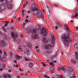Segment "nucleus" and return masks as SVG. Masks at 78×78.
Listing matches in <instances>:
<instances>
[{
  "mask_svg": "<svg viewBox=\"0 0 78 78\" xmlns=\"http://www.w3.org/2000/svg\"><path fill=\"white\" fill-rule=\"evenodd\" d=\"M19 69L20 70V71H22V69H20V68H19Z\"/></svg>",
  "mask_w": 78,
  "mask_h": 78,
  "instance_id": "42",
  "label": "nucleus"
},
{
  "mask_svg": "<svg viewBox=\"0 0 78 78\" xmlns=\"http://www.w3.org/2000/svg\"><path fill=\"white\" fill-rule=\"evenodd\" d=\"M15 58L17 59H19L20 58V57L18 55V54H14Z\"/></svg>",
  "mask_w": 78,
  "mask_h": 78,
  "instance_id": "11",
  "label": "nucleus"
},
{
  "mask_svg": "<svg viewBox=\"0 0 78 78\" xmlns=\"http://www.w3.org/2000/svg\"><path fill=\"white\" fill-rule=\"evenodd\" d=\"M11 23H12V22H13V21H11Z\"/></svg>",
  "mask_w": 78,
  "mask_h": 78,
  "instance_id": "52",
  "label": "nucleus"
},
{
  "mask_svg": "<svg viewBox=\"0 0 78 78\" xmlns=\"http://www.w3.org/2000/svg\"><path fill=\"white\" fill-rule=\"evenodd\" d=\"M75 58L76 59H78V52L76 51L75 52Z\"/></svg>",
  "mask_w": 78,
  "mask_h": 78,
  "instance_id": "13",
  "label": "nucleus"
},
{
  "mask_svg": "<svg viewBox=\"0 0 78 78\" xmlns=\"http://www.w3.org/2000/svg\"><path fill=\"white\" fill-rule=\"evenodd\" d=\"M78 8L76 7V9H75V10H78Z\"/></svg>",
  "mask_w": 78,
  "mask_h": 78,
  "instance_id": "44",
  "label": "nucleus"
},
{
  "mask_svg": "<svg viewBox=\"0 0 78 78\" xmlns=\"http://www.w3.org/2000/svg\"><path fill=\"white\" fill-rule=\"evenodd\" d=\"M8 22H5V24L4 25V26H3V28L4 29V30H5V26H7V25H8Z\"/></svg>",
  "mask_w": 78,
  "mask_h": 78,
  "instance_id": "17",
  "label": "nucleus"
},
{
  "mask_svg": "<svg viewBox=\"0 0 78 78\" xmlns=\"http://www.w3.org/2000/svg\"><path fill=\"white\" fill-rule=\"evenodd\" d=\"M40 72H41V70L40 71Z\"/></svg>",
  "mask_w": 78,
  "mask_h": 78,
  "instance_id": "63",
  "label": "nucleus"
},
{
  "mask_svg": "<svg viewBox=\"0 0 78 78\" xmlns=\"http://www.w3.org/2000/svg\"><path fill=\"white\" fill-rule=\"evenodd\" d=\"M35 48L36 49L37 51V50H38V46H36Z\"/></svg>",
  "mask_w": 78,
  "mask_h": 78,
  "instance_id": "29",
  "label": "nucleus"
},
{
  "mask_svg": "<svg viewBox=\"0 0 78 78\" xmlns=\"http://www.w3.org/2000/svg\"><path fill=\"white\" fill-rule=\"evenodd\" d=\"M15 67H18V65H16L15 66Z\"/></svg>",
  "mask_w": 78,
  "mask_h": 78,
  "instance_id": "43",
  "label": "nucleus"
},
{
  "mask_svg": "<svg viewBox=\"0 0 78 78\" xmlns=\"http://www.w3.org/2000/svg\"><path fill=\"white\" fill-rule=\"evenodd\" d=\"M48 12L49 13H50V11L49 10H48Z\"/></svg>",
  "mask_w": 78,
  "mask_h": 78,
  "instance_id": "51",
  "label": "nucleus"
},
{
  "mask_svg": "<svg viewBox=\"0 0 78 78\" xmlns=\"http://www.w3.org/2000/svg\"><path fill=\"white\" fill-rule=\"evenodd\" d=\"M12 56V54H11V55H10V56Z\"/></svg>",
  "mask_w": 78,
  "mask_h": 78,
  "instance_id": "57",
  "label": "nucleus"
},
{
  "mask_svg": "<svg viewBox=\"0 0 78 78\" xmlns=\"http://www.w3.org/2000/svg\"><path fill=\"white\" fill-rule=\"evenodd\" d=\"M76 70H78V67H76V68H75Z\"/></svg>",
  "mask_w": 78,
  "mask_h": 78,
  "instance_id": "34",
  "label": "nucleus"
},
{
  "mask_svg": "<svg viewBox=\"0 0 78 78\" xmlns=\"http://www.w3.org/2000/svg\"><path fill=\"white\" fill-rule=\"evenodd\" d=\"M78 16V14H77V13H76L74 16H72V17H73V18L74 19H75V17H77V16Z\"/></svg>",
  "mask_w": 78,
  "mask_h": 78,
  "instance_id": "21",
  "label": "nucleus"
},
{
  "mask_svg": "<svg viewBox=\"0 0 78 78\" xmlns=\"http://www.w3.org/2000/svg\"><path fill=\"white\" fill-rule=\"evenodd\" d=\"M31 0V1H32V0Z\"/></svg>",
  "mask_w": 78,
  "mask_h": 78,
  "instance_id": "62",
  "label": "nucleus"
},
{
  "mask_svg": "<svg viewBox=\"0 0 78 78\" xmlns=\"http://www.w3.org/2000/svg\"><path fill=\"white\" fill-rule=\"evenodd\" d=\"M27 22H30V21H29L28 20H25V22L26 23H27Z\"/></svg>",
  "mask_w": 78,
  "mask_h": 78,
  "instance_id": "32",
  "label": "nucleus"
},
{
  "mask_svg": "<svg viewBox=\"0 0 78 78\" xmlns=\"http://www.w3.org/2000/svg\"><path fill=\"white\" fill-rule=\"evenodd\" d=\"M52 36H53V34H52Z\"/></svg>",
  "mask_w": 78,
  "mask_h": 78,
  "instance_id": "59",
  "label": "nucleus"
},
{
  "mask_svg": "<svg viewBox=\"0 0 78 78\" xmlns=\"http://www.w3.org/2000/svg\"><path fill=\"white\" fill-rule=\"evenodd\" d=\"M56 56V55H55L51 56L50 58V59H51H51H54V58H55V57Z\"/></svg>",
  "mask_w": 78,
  "mask_h": 78,
  "instance_id": "20",
  "label": "nucleus"
},
{
  "mask_svg": "<svg viewBox=\"0 0 78 78\" xmlns=\"http://www.w3.org/2000/svg\"><path fill=\"white\" fill-rule=\"evenodd\" d=\"M76 29H77V30H78V27H76Z\"/></svg>",
  "mask_w": 78,
  "mask_h": 78,
  "instance_id": "53",
  "label": "nucleus"
},
{
  "mask_svg": "<svg viewBox=\"0 0 78 78\" xmlns=\"http://www.w3.org/2000/svg\"><path fill=\"white\" fill-rule=\"evenodd\" d=\"M70 61L73 63V64H75L76 62L75 60H74V59L70 60Z\"/></svg>",
  "mask_w": 78,
  "mask_h": 78,
  "instance_id": "18",
  "label": "nucleus"
},
{
  "mask_svg": "<svg viewBox=\"0 0 78 78\" xmlns=\"http://www.w3.org/2000/svg\"><path fill=\"white\" fill-rule=\"evenodd\" d=\"M26 12V10H23L22 12V14L23 16H24V14Z\"/></svg>",
  "mask_w": 78,
  "mask_h": 78,
  "instance_id": "23",
  "label": "nucleus"
},
{
  "mask_svg": "<svg viewBox=\"0 0 78 78\" xmlns=\"http://www.w3.org/2000/svg\"><path fill=\"white\" fill-rule=\"evenodd\" d=\"M0 53H2V51L0 50V60H2L4 61H6L7 60L6 59V53L5 52H4V55L2 58V57H1V54Z\"/></svg>",
  "mask_w": 78,
  "mask_h": 78,
  "instance_id": "6",
  "label": "nucleus"
},
{
  "mask_svg": "<svg viewBox=\"0 0 78 78\" xmlns=\"http://www.w3.org/2000/svg\"><path fill=\"white\" fill-rule=\"evenodd\" d=\"M44 77H46V78H50L49 76L48 75H45L44 76Z\"/></svg>",
  "mask_w": 78,
  "mask_h": 78,
  "instance_id": "25",
  "label": "nucleus"
},
{
  "mask_svg": "<svg viewBox=\"0 0 78 78\" xmlns=\"http://www.w3.org/2000/svg\"><path fill=\"white\" fill-rule=\"evenodd\" d=\"M0 1L1 2H4V0H1Z\"/></svg>",
  "mask_w": 78,
  "mask_h": 78,
  "instance_id": "37",
  "label": "nucleus"
},
{
  "mask_svg": "<svg viewBox=\"0 0 78 78\" xmlns=\"http://www.w3.org/2000/svg\"><path fill=\"white\" fill-rule=\"evenodd\" d=\"M52 78H54V77H52Z\"/></svg>",
  "mask_w": 78,
  "mask_h": 78,
  "instance_id": "61",
  "label": "nucleus"
},
{
  "mask_svg": "<svg viewBox=\"0 0 78 78\" xmlns=\"http://www.w3.org/2000/svg\"><path fill=\"white\" fill-rule=\"evenodd\" d=\"M48 70H50L51 71V70H52V69H51V68L50 67H48Z\"/></svg>",
  "mask_w": 78,
  "mask_h": 78,
  "instance_id": "28",
  "label": "nucleus"
},
{
  "mask_svg": "<svg viewBox=\"0 0 78 78\" xmlns=\"http://www.w3.org/2000/svg\"><path fill=\"white\" fill-rule=\"evenodd\" d=\"M43 12L44 13V14H45V10L43 9Z\"/></svg>",
  "mask_w": 78,
  "mask_h": 78,
  "instance_id": "33",
  "label": "nucleus"
},
{
  "mask_svg": "<svg viewBox=\"0 0 78 78\" xmlns=\"http://www.w3.org/2000/svg\"><path fill=\"white\" fill-rule=\"evenodd\" d=\"M55 28L56 30H58V27L57 26H55Z\"/></svg>",
  "mask_w": 78,
  "mask_h": 78,
  "instance_id": "31",
  "label": "nucleus"
},
{
  "mask_svg": "<svg viewBox=\"0 0 78 78\" xmlns=\"http://www.w3.org/2000/svg\"><path fill=\"white\" fill-rule=\"evenodd\" d=\"M65 27L66 28V30H67L68 31H69V29L68 28V26H67V25H65Z\"/></svg>",
  "mask_w": 78,
  "mask_h": 78,
  "instance_id": "22",
  "label": "nucleus"
},
{
  "mask_svg": "<svg viewBox=\"0 0 78 78\" xmlns=\"http://www.w3.org/2000/svg\"><path fill=\"white\" fill-rule=\"evenodd\" d=\"M40 33L42 35L43 37H45L47 34V32L45 30H41Z\"/></svg>",
  "mask_w": 78,
  "mask_h": 78,
  "instance_id": "7",
  "label": "nucleus"
},
{
  "mask_svg": "<svg viewBox=\"0 0 78 78\" xmlns=\"http://www.w3.org/2000/svg\"><path fill=\"white\" fill-rule=\"evenodd\" d=\"M2 34V33L0 32V34Z\"/></svg>",
  "mask_w": 78,
  "mask_h": 78,
  "instance_id": "54",
  "label": "nucleus"
},
{
  "mask_svg": "<svg viewBox=\"0 0 78 78\" xmlns=\"http://www.w3.org/2000/svg\"><path fill=\"white\" fill-rule=\"evenodd\" d=\"M70 22H73V20H70Z\"/></svg>",
  "mask_w": 78,
  "mask_h": 78,
  "instance_id": "46",
  "label": "nucleus"
},
{
  "mask_svg": "<svg viewBox=\"0 0 78 78\" xmlns=\"http://www.w3.org/2000/svg\"><path fill=\"white\" fill-rule=\"evenodd\" d=\"M65 45H67V44L70 42L71 39L67 35H64L62 37Z\"/></svg>",
  "mask_w": 78,
  "mask_h": 78,
  "instance_id": "5",
  "label": "nucleus"
},
{
  "mask_svg": "<svg viewBox=\"0 0 78 78\" xmlns=\"http://www.w3.org/2000/svg\"><path fill=\"white\" fill-rule=\"evenodd\" d=\"M32 10L33 11V13L35 14L36 17L38 18H42L43 17V15L41 12V10L38 9L36 7H33Z\"/></svg>",
  "mask_w": 78,
  "mask_h": 78,
  "instance_id": "2",
  "label": "nucleus"
},
{
  "mask_svg": "<svg viewBox=\"0 0 78 78\" xmlns=\"http://www.w3.org/2000/svg\"><path fill=\"white\" fill-rule=\"evenodd\" d=\"M5 5H6V3H7V2H6V1H5Z\"/></svg>",
  "mask_w": 78,
  "mask_h": 78,
  "instance_id": "45",
  "label": "nucleus"
},
{
  "mask_svg": "<svg viewBox=\"0 0 78 78\" xmlns=\"http://www.w3.org/2000/svg\"><path fill=\"white\" fill-rule=\"evenodd\" d=\"M29 45H27V46H29V45H30V44H28Z\"/></svg>",
  "mask_w": 78,
  "mask_h": 78,
  "instance_id": "55",
  "label": "nucleus"
},
{
  "mask_svg": "<svg viewBox=\"0 0 78 78\" xmlns=\"http://www.w3.org/2000/svg\"><path fill=\"white\" fill-rule=\"evenodd\" d=\"M28 66L30 68H31V67H32V64H31V63H29Z\"/></svg>",
  "mask_w": 78,
  "mask_h": 78,
  "instance_id": "24",
  "label": "nucleus"
},
{
  "mask_svg": "<svg viewBox=\"0 0 78 78\" xmlns=\"http://www.w3.org/2000/svg\"><path fill=\"white\" fill-rule=\"evenodd\" d=\"M11 1L12 0H11Z\"/></svg>",
  "mask_w": 78,
  "mask_h": 78,
  "instance_id": "64",
  "label": "nucleus"
},
{
  "mask_svg": "<svg viewBox=\"0 0 78 78\" xmlns=\"http://www.w3.org/2000/svg\"><path fill=\"white\" fill-rule=\"evenodd\" d=\"M6 65H1L0 66V71H2L3 69H5L6 67Z\"/></svg>",
  "mask_w": 78,
  "mask_h": 78,
  "instance_id": "10",
  "label": "nucleus"
},
{
  "mask_svg": "<svg viewBox=\"0 0 78 78\" xmlns=\"http://www.w3.org/2000/svg\"><path fill=\"white\" fill-rule=\"evenodd\" d=\"M24 58V59H25V61H28V59H26V58H25V57Z\"/></svg>",
  "mask_w": 78,
  "mask_h": 78,
  "instance_id": "40",
  "label": "nucleus"
},
{
  "mask_svg": "<svg viewBox=\"0 0 78 78\" xmlns=\"http://www.w3.org/2000/svg\"><path fill=\"white\" fill-rule=\"evenodd\" d=\"M6 40V37H4V39L2 40H1L0 41V45L1 46H5L6 44H5V41Z\"/></svg>",
  "mask_w": 78,
  "mask_h": 78,
  "instance_id": "8",
  "label": "nucleus"
},
{
  "mask_svg": "<svg viewBox=\"0 0 78 78\" xmlns=\"http://www.w3.org/2000/svg\"><path fill=\"white\" fill-rule=\"evenodd\" d=\"M27 13H29V12H28V11H27Z\"/></svg>",
  "mask_w": 78,
  "mask_h": 78,
  "instance_id": "56",
  "label": "nucleus"
},
{
  "mask_svg": "<svg viewBox=\"0 0 78 78\" xmlns=\"http://www.w3.org/2000/svg\"><path fill=\"white\" fill-rule=\"evenodd\" d=\"M11 36H12V37H13L14 38H16V37H17V34H14L13 33H12L11 34Z\"/></svg>",
  "mask_w": 78,
  "mask_h": 78,
  "instance_id": "14",
  "label": "nucleus"
},
{
  "mask_svg": "<svg viewBox=\"0 0 78 78\" xmlns=\"http://www.w3.org/2000/svg\"><path fill=\"white\" fill-rule=\"evenodd\" d=\"M12 6H13V5L11 4H8L7 5V7L8 8H12Z\"/></svg>",
  "mask_w": 78,
  "mask_h": 78,
  "instance_id": "12",
  "label": "nucleus"
},
{
  "mask_svg": "<svg viewBox=\"0 0 78 78\" xmlns=\"http://www.w3.org/2000/svg\"><path fill=\"white\" fill-rule=\"evenodd\" d=\"M53 27H51V30H53Z\"/></svg>",
  "mask_w": 78,
  "mask_h": 78,
  "instance_id": "47",
  "label": "nucleus"
},
{
  "mask_svg": "<svg viewBox=\"0 0 78 78\" xmlns=\"http://www.w3.org/2000/svg\"><path fill=\"white\" fill-rule=\"evenodd\" d=\"M26 31L28 34L29 33H31V38L33 40L38 38V35L36 34V30H35V29H32L30 28H28V29H27Z\"/></svg>",
  "mask_w": 78,
  "mask_h": 78,
  "instance_id": "1",
  "label": "nucleus"
},
{
  "mask_svg": "<svg viewBox=\"0 0 78 78\" xmlns=\"http://www.w3.org/2000/svg\"><path fill=\"white\" fill-rule=\"evenodd\" d=\"M64 73H67V76L68 77H70V78H75V76L74 75L73 72V69L72 67H69V69L68 71H67L66 70L63 71Z\"/></svg>",
  "mask_w": 78,
  "mask_h": 78,
  "instance_id": "4",
  "label": "nucleus"
},
{
  "mask_svg": "<svg viewBox=\"0 0 78 78\" xmlns=\"http://www.w3.org/2000/svg\"><path fill=\"white\" fill-rule=\"evenodd\" d=\"M57 70H58V71H60L61 70H63V68L62 67L58 68L57 69Z\"/></svg>",
  "mask_w": 78,
  "mask_h": 78,
  "instance_id": "19",
  "label": "nucleus"
},
{
  "mask_svg": "<svg viewBox=\"0 0 78 78\" xmlns=\"http://www.w3.org/2000/svg\"><path fill=\"white\" fill-rule=\"evenodd\" d=\"M49 73H51V74H52V73H53V71L49 72Z\"/></svg>",
  "mask_w": 78,
  "mask_h": 78,
  "instance_id": "35",
  "label": "nucleus"
},
{
  "mask_svg": "<svg viewBox=\"0 0 78 78\" xmlns=\"http://www.w3.org/2000/svg\"><path fill=\"white\" fill-rule=\"evenodd\" d=\"M53 62H56V61H55L53 62H50L49 63V65L51 66H53L54 67L55 66V64L53 63Z\"/></svg>",
  "mask_w": 78,
  "mask_h": 78,
  "instance_id": "16",
  "label": "nucleus"
},
{
  "mask_svg": "<svg viewBox=\"0 0 78 78\" xmlns=\"http://www.w3.org/2000/svg\"><path fill=\"white\" fill-rule=\"evenodd\" d=\"M3 76H4V78H11V76H10V75H7L6 74H4Z\"/></svg>",
  "mask_w": 78,
  "mask_h": 78,
  "instance_id": "15",
  "label": "nucleus"
},
{
  "mask_svg": "<svg viewBox=\"0 0 78 78\" xmlns=\"http://www.w3.org/2000/svg\"><path fill=\"white\" fill-rule=\"evenodd\" d=\"M13 62H15V63H16V62H17L16 61V60H13Z\"/></svg>",
  "mask_w": 78,
  "mask_h": 78,
  "instance_id": "36",
  "label": "nucleus"
},
{
  "mask_svg": "<svg viewBox=\"0 0 78 78\" xmlns=\"http://www.w3.org/2000/svg\"><path fill=\"white\" fill-rule=\"evenodd\" d=\"M42 41L44 43H47L48 41V39L46 38H44L42 39Z\"/></svg>",
  "mask_w": 78,
  "mask_h": 78,
  "instance_id": "9",
  "label": "nucleus"
},
{
  "mask_svg": "<svg viewBox=\"0 0 78 78\" xmlns=\"http://www.w3.org/2000/svg\"><path fill=\"white\" fill-rule=\"evenodd\" d=\"M57 24L58 27H61V25L59 23H57Z\"/></svg>",
  "mask_w": 78,
  "mask_h": 78,
  "instance_id": "26",
  "label": "nucleus"
},
{
  "mask_svg": "<svg viewBox=\"0 0 78 78\" xmlns=\"http://www.w3.org/2000/svg\"><path fill=\"white\" fill-rule=\"evenodd\" d=\"M42 65H43V66H44V67H45V64H44V63L42 64Z\"/></svg>",
  "mask_w": 78,
  "mask_h": 78,
  "instance_id": "38",
  "label": "nucleus"
},
{
  "mask_svg": "<svg viewBox=\"0 0 78 78\" xmlns=\"http://www.w3.org/2000/svg\"><path fill=\"white\" fill-rule=\"evenodd\" d=\"M48 27H49L48 25Z\"/></svg>",
  "mask_w": 78,
  "mask_h": 78,
  "instance_id": "58",
  "label": "nucleus"
},
{
  "mask_svg": "<svg viewBox=\"0 0 78 78\" xmlns=\"http://www.w3.org/2000/svg\"><path fill=\"white\" fill-rule=\"evenodd\" d=\"M55 6H57V4H55Z\"/></svg>",
  "mask_w": 78,
  "mask_h": 78,
  "instance_id": "48",
  "label": "nucleus"
},
{
  "mask_svg": "<svg viewBox=\"0 0 78 78\" xmlns=\"http://www.w3.org/2000/svg\"><path fill=\"white\" fill-rule=\"evenodd\" d=\"M0 7H1V6H0Z\"/></svg>",
  "mask_w": 78,
  "mask_h": 78,
  "instance_id": "60",
  "label": "nucleus"
},
{
  "mask_svg": "<svg viewBox=\"0 0 78 78\" xmlns=\"http://www.w3.org/2000/svg\"><path fill=\"white\" fill-rule=\"evenodd\" d=\"M23 25H24V26H25V24H24V23H23Z\"/></svg>",
  "mask_w": 78,
  "mask_h": 78,
  "instance_id": "49",
  "label": "nucleus"
},
{
  "mask_svg": "<svg viewBox=\"0 0 78 78\" xmlns=\"http://www.w3.org/2000/svg\"><path fill=\"white\" fill-rule=\"evenodd\" d=\"M58 78H64V77H63L62 76H60Z\"/></svg>",
  "mask_w": 78,
  "mask_h": 78,
  "instance_id": "30",
  "label": "nucleus"
},
{
  "mask_svg": "<svg viewBox=\"0 0 78 78\" xmlns=\"http://www.w3.org/2000/svg\"><path fill=\"white\" fill-rule=\"evenodd\" d=\"M23 36H22V35H21V37H22Z\"/></svg>",
  "mask_w": 78,
  "mask_h": 78,
  "instance_id": "50",
  "label": "nucleus"
},
{
  "mask_svg": "<svg viewBox=\"0 0 78 78\" xmlns=\"http://www.w3.org/2000/svg\"><path fill=\"white\" fill-rule=\"evenodd\" d=\"M61 60H60L59 62L58 63V64H61Z\"/></svg>",
  "mask_w": 78,
  "mask_h": 78,
  "instance_id": "41",
  "label": "nucleus"
},
{
  "mask_svg": "<svg viewBox=\"0 0 78 78\" xmlns=\"http://www.w3.org/2000/svg\"><path fill=\"white\" fill-rule=\"evenodd\" d=\"M56 40L54 38V37H51V43L49 44H46L44 46V48L45 49H48L50 48H52L55 46V41Z\"/></svg>",
  "mask_w": 78,
  "mask_h": 78,
  "instance_id": "3",
  "label": "nucleus"
},
{
  "mask_svg": "<svg viewBox=\"0 0 78 78\" xmlns=\"http://www.w3.org/2000/svg\"><path fill=\"white\" fill-rule=\"evenodd\" d=\"M19 50H20V48H21V47L20 46V47H18V48Z\"/></svg>",
  "mask_w": 78,
  "mask_h": 78,
  "instance_id": "39",
  "label": "nucleus"
},
{
  "mask_svg": "<svg viewBox=\"0 0 78 78\" xmlns=\"http://www.w3.org/2000/svg\"><path fill=\"white\" fill-rule=\"evenodd\" d=\"M18 20L19 21V22H21V20H22V19L21 18H20V17H19L18 18Z\"/></svg>",
  "mask_w": 78,
  "mask_h": 78,
  "instance_id": "27",
  "label": "nucleus"
}]
</instances>
